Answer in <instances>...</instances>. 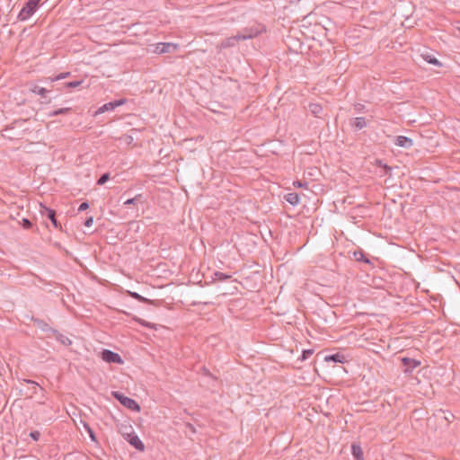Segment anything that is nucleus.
<instances>
[{"label": "nucleus", "instance_id": "1", "mask_svg": "<svg viewBox=\"0 0 460 460\" xmlns=\"http://www.w3.org/2000/svg\"><path fill=\"white\" fill-rule=\"evenodd\" d=\"M119 433L137 450L143 452L145 450V445L135 433L134 429L131 425L119 424L118 425Z\"/></svg>", "mask_w": 460, "mask_h": 460}, {"label": "nucleus", "instance_id": "2", "mask_svg": "<svg viewBox=\"0 0 460 460\" xmlns=\"http://www.w3.org/2000/svg\"><path fill=\"white\" fill-rule=\"evenodd\" d=\"M280 38L279 30L275 26L267 28L265 25L261 24V49L263 47L266 49H270L278 43Z\"/></svg>", "mask_w": 460, "mask_h": 460}, {"label": "nucleus", "instance_id": "3", "mask_svg": "<svg viewBox=\"0 0 460 460\" xmlns=\"http://www.w3.org/2000/svg\"><path fill=\"white\" fill-rule=\"evenodd\" d=\"M259 35V29L251 28V29H244L243 31L238 32L236 35L227 38L222 42V46L224 48L232 47L234 46L235 42L240 40H248L252 39L254 37H257Z\"/></svg>", "mask_w": 460, "mask_h": 460}, {"label": "nucleus", "instance_id": "4", "mask_svg": "<svg viewBox=\"0 0 460 460\" xmlns=\"http://www.w3.org/2000/svg\"><path fill=\"white\" fill-rule=\"evenodd\" d=\"M41 0H28L20 13H18V20L26 21L32 16L40 7Z\"/></svg>", "mask_w": 460, "mask_h": 460}, {"label": "nucleus", "instance_id": "5", "mask_svg": "<svg viewBox=\"0 0 460 460\" xmlns=\"http://www.w3.org/2000/svg\"><path fill=\"white\" fill-rule=\"evenodd\" d=\"M111 395L113 398L119 401L124 407L128 408V410H131L136 412L140 411L141 408L134 399H131L124 395L122 393L119 391L111 392Z\"/></svg>", "mask_w": 460, "mask_h": 460}, {"label": "nucleus", "instance_id": "6", "mask_svg": "<svg viewBox=\"0 0 460 460\" xmlns=\"http://www.w3.org/2000/svg\"><path fill=\"white\" fill-rule=\"evenodd\" d=\"M101 358L103 361H105L107 363H114V364H122L123 363V359L119 354H118L112 350L107 349H102V351L101 352Z\"/></svg>", "mask_w": 460, "mask_h": 460}, {"label": "nucleus", "instance_id": "7", "mask_svg": "<svg viewBox=\"0 0 460 460\" xmlns=\"http://www.w3.org/2000/svg\"><path fill=\"white\" fill-rule=\"evenodd\" d=\"M127 102V99L125 98H121V99H119V100H115L113 102H107V103H104L103 105H102L94 113V115H98V114H102V113H104L106 111H113L115 110L117 107H119L123 104H125Z\"/></svg>", "mask_w": 460, "mask_h": 460}, {"label": "nucleus", "instance_id": "8", "mask_svg": "<svg viewBox=\"0 0 460 460\" xmlns=\"http://www.w3.org/2000/svg\"><path fill=\"white\" fill-rule=\"evenodd\" d=\"M41 215L46 216L56 229H61V224L57 219L56 210L41 205Z\"/></svg>", "mask_w": 460, "mask_h": 460}, {"label": "nucleus", "instance_id": "9", "mask_svg": "<svg viewBox=\"0 0 460 460\" xmlns=\"http://www.w3.org/2000/svg\"><path fill=\"white\" fill-rule=\"evenodd\" d=\"M401 361L404 367L403 373L406 375H411L412 371L420 365V360L407 357L402 358Z\"/></svg>", "mask_w": 460, "mask_h": 460}, {"label": "nucleus", "instance_id": "10", "mask_svg": "<svg viewBox=\"0 0 460 460\" xmlns=\"http://www.w3.org/2000/svg\"><path fill=\"white\" fill-rule=\"evenodd\" d=\"M323 360L325 362L342 363V364L349 361L347 358V356L341 352L325 355L323 358Z\"/></svg>", "mask_w": 460, "mask_h": 460}, {"label": "nucleus", "instance_id": "11", "mask_svg": "<svg viewBox=\"0 0 460 460\" xmlns=\"http://www.w3.org/2000/svg\"><path fill=\"white\" fill-rule=\"evenodd\" d=\"M31 321L33 322V323L40 329L43 332H45L49 337L51 336L52 334V331H54L55 329H53L52 327H50L45 321L40 319V318H34L32 317L31 318Z\"/></svg>", "mask_w": 460, "mask_h": 460}, {"label": "nucleus", "instance_id": "12", "mask_svg": "<svg viewBox=\"0 0 460 460\" xmlns=\"http://www.w3.org/2000/svg\"><path fill=\"white\" fill-rule=\"evenodd\" d=\"M394 144L400 147L411 148L413 146V141L408 137L398 136L395 137Z\"/></svg>", "mask_w": 460, "mask_h": 460}, {"label": "nucleus", "instance_id": "13", "mask_svg": "<svg viewBox=\"0 0 460 460\" xmlns=\"http://www.w3.org/2000/svg\"><path fill=\"white\" fill-rule=\"evenodd\" d=\"M51 336L55 337V339L59 341L61 344L65 345V346H70L72 341L71 340L65 336L64 334L60 333L58 330H54L52 331V334Z\"/></svg>", "mask_w": 460, "mask_h": 460}, {"label": "nucleus", "instance_id": "14", "mask_svg": "<svg viewBox=\"0 0 460 460\" xmlns=\"http://www.w3.org/2000/svg\"><path fill=\"white\" fill-rule=\"evenodd\" d=\"M353 258L357 261H361L367 264H371V261L367 255L364 252L363 250H356L353 252Z\"/></svg>", "mask_w": 460, "mask_h": 460}, {"label": "nucleus", "instance_id": "15", "mask_svg": "<svg viewBox=\"0 0 460 460\" xmlns=\"http://www.w3.org/2000/svg\"><path fill=\"white\" fill-rule=\"evenodd\" d=\"M349 124L355 130H360L367 126L366 119L363 117L352 119Z\"/></svg>", "mask_w": 460, "mask_h": 460}, {"label": "nucleus", "instance_id": "16", "mask_svg": "<svg viewBox=\"0 0 460 460\" xmlns=\"http://www.w3.org/2000/svg\"><path fill=\"white\" fill-rule=\"evenodd\" d=\"M161 48L163 54L174 53L178 49L179 45L171 42H161Z\"/></svg>", "mask_w": 460, "mask_h": 460}, {"label": "nucleus", "instance_id": "17", "mask_svg": "<svg viewBox=\"0 0 460 460\" xmlns=\"http://www.w3.org/2000/svg\"><path fill=\"white\" fill-rule=\"evenodd\" d=\"M351 454L356 460H363V451L359 444L353 443L351 445Z\"/></svg>", "mask_w": 460, "mask_h": 460}, {"label": "nucleus", "instance_id": "18", "mask_svg": "<svg viewBox=\"0 0 460 460\" xmlns=\"http://www.w3.org/2000/svg\"><path fill=\"white\" fill-rule=\"evenodd\" d=\"M284 199L291 204L292 206H296L299 203V195L296 192H290L284 196Z\"/></svg>", "mask_w": 460, "mask_h": 460}, {"label": "nucleus", "instance_id": "19", "mask_svg": "<svg viewBox=\"0 0 460 460\" xmlns=\"http://www.w3.org/2000/svg\"><path fill=\"white\" fill-rule=\"evenodd\" d=\"M309 111L314 116L320 118L323 113V106L320 103H310Z\"/></svg>", "mask_w": 460, "mask_h": 460}, {"label": "nucleus", "instance_id": "20", "mask_svg": "<svg viewBox=\"0 0 460 460\" xmlns=\"http://www.w3.org/2000/svg\"><path fill=\"white\" fill-rule=\"evenodd\" d=\"M266 228H267V234H268V235H265V234L262 233V231L261 230V239H262L263 243H266V245L271 249V243H270V242H272L274 238H273V235H272L271 230H270L268 226H266Z\"/></svg>", "mask_w": 460, "mask_h": 460}, {"label": "nucleus", "instance_id": "21", "mask_svg": "<svg viewBox=\"0 0 460 460\" xmlns=\"http://www.w3.org/2000/svg\"><path fill=\"white\" fill-rule=\"evenodd\" d=\"M71 111H72V108H69V107L57 109V110L50 111L48 114V117L51 118V117H56V116H59V115H66Z\"/></svg>", "mask_w": 460, "mask_h": 460}, {"label": "nucleus", "instance_id": "22", "mask_svg": "<svg viewBox=\"0 0 460 460\" xmlns=\"http://www.w3.org/2000/svg\"><path fill=\"white\" fill-rule=\"evenodd\" d=\"M128 295H129L132 298H134V299H136V300H137V301H139V302H141V303H144V304H152V301H151L150 299H148V298H146V297L142 296L141 295H139V294H138V293H137V292L128 291Z\"/></svg>", "mask_w": 460, "mask_h": 460}, {"label": "nucleus", "instance_id": "23", "mask_svg": "<svg viewBox=\"0 0 460 460\" xmlns=\"http://www.w3.org/2000/svg\"><path fill=\"white\" fill-rule=\"evenodd\" d=\"M31 91L33 93H36V94L40 95L41 98H46L47 97V93H49V91L46 88L40 87L38 85H33V87L31 88Z\"/></svg>", "mask_w": 460, "mask_h": 460}, {"label": "nucleus", "instance_id": "24", "mask_svg": "<svg viewBox=\"0 0 460 460\" xmlns=\"http://www.w3.org/2000/svg\"><path fill=\"white\" fill-rule=\"evenodd\" d=\"M376 164L384 168L385 175H391L393 168L386 164H384L382 160L377 159Z\"/></svg>", "mask_w": 460, "mask_h": 460}, {"label": "nucleus", "instance_id": "25", "mask_svg": "<svg viewBox=\"0 0 460 460\" xmlns=\"http://www.w3.org/2000/svg\"><path fill=\"white\" fill-rule=\"evenodd\" d=\"M214 276H215V279L219 280V281H226L232 278L231 275L223 273L220 271H215Z\"/></svg>", "mask_w": 460, "mask_h": 460}, {"label": "nucleus", "instance_id": "26", "mask_svg": "<svg viewBox=\"0 0 460 460\" xmlns=\"http://www.w3.org/2000/svg\"><path fill=\"white\" fill-rule=\"evenodd\" d=\"M69 75H70V72H65V73H60L59 75H58L54 77L49 76V77L46 78V80L50 81V82H55V81L60 80V79L66 78Z\"/></svg>", "mask_w": 460, "mask_h": 460}, {"label": "nucleus", "instance_id": "27", "mask_svg": "<svg viewBox=\"0 0 460 460\" xmlns=\"http://www.w3.org/2000/svg\"><path fill=\"white\" fill-rule=\"evenodd\" d=\"M82 84H83V80H76V81H72V82L65 83L64 86L66 88H69L70 89V88L78 87Z\"/></svg>", "mask_w": 460, "mask_h": 460}, {"label": "nucleus", "instance_id": "28", "mask_svg": "<svg viewBox=\"0 0 460 460\" xmlns=\"http://www.w3.org/2000/svg\"><path fill=\"white\" fill-rule=\"evenodd\" d=\"M110 180V173L109 172H105L103 174H102L100 176V178L97 180V184L98 185H103L104 183H106L108 181Z\"/></svg>", "mask_w": 460, "mask_h": 460}, {"label": "nucleus", "instance_id": "29", "mask_svg": "<svg viewBox=\"0 0 460 460\" xmlns=\"http://www.w3.org/2000/svg\"><path fill=\"white\" fill-rule=\"evenodd\" d=\"M141 198H142V195L141 194H137L134 198L128 199L124 202V205H126V206L134 205V204H136V202L139 201Z\"/></svg>", "mask_w": 460, "mask_h": 460}, {"label": "nucleus", "instance_id": "30", "mask_svg": "<svg viewBox=\"0 0 460 460\" xmlns=\"http://www.w3.org/2000/svg\"><path fill=\"white\" fill-rule=\"evenodd\" d=\"M314 353V349H304L300 357V360L304 361L309 358Z\"/></svg>", "mask_w": 460, "mask_h": 460}, {"label": "nucleus", "instance_id": "31", "mask_svg": "<svg viewBox=\"0 0 460 460\" xmlns=\"http://www.w3.org/2000/svg\"><path fill=\"white\" fill-rule=\"evenodd\" d=\"M427 64L434 65L436 66H442V63L439 61V59H423Z\"/></svg>", "mask_w": 460, "mask_h": 460}, {"label": "nucleus", "instance_id": "32", "mask_svg": "<svg viewBox=\"0 0 460 460\" xmlns=\"http://www.w3.org/2000/svg\"><path fill=\"white\" fill-rule=\"evenodd\" d=\"M22 225L23 226V228L25 229H30L32 227V223L31 220L27 219V218H23L22 221Z\"/></svg>", "mask_w": 460, "mask_h": 460}, {"label": "nucleus", "instance_id": "33", "mask_svg": "<svg viewBox=\"0 0 460 460\" xmlns=\"http://www.w3.org/2000/svg\"><path fill=\"white\" fill-rule=\"evenodd\" d=\"M29 436L34 440V441H38L40 438V431L38 430H34V431H31L30 432Z\"/></svg>", "mask_w": 460, "mask_h": 460}, {"label": "nucleus", "instance_id": "34", "mask_svg": "<svg viewBox=\"0 0 460 460\" xmlns=\"http://www.w3.org/2000/svg\"><path fill=\"white\" fill-rule=\"evenodd\" d=\"M89 208V203L87 201H84L80 204L78 208V211L82 212Z\"/></svg>", "mask_w": 460, "mask_h": 460}, {"label": "nucleus", "instance_id": "35", "mask_svg": "<svg viewBox=\"0 0 460 460\" xmlns=\"http://www.w3.org/2000/svg\"><path fill=\"white\" fill-rule=\"evenodd\" d=\"M93 224V217H88L84 225L86 226V227H91Z\"/></svg>", "mask_w": 460, "mask_h": 460}, {"label": "nucleus", "instance_id": "36", "mask_svg": "<svg viewBox=\"0 0 460 460\" xmlns=\"http://www.w3.org/2000/svg\"><path fill=\"white\" fill-rule=\"evenodd\" d=\"M185 428L187 429H189L191 434H195L196 433V429H195V427L191 423L186 422L185 423Z\"/></svg>", "mask_w": 460, "mask_h": 460}, {"label": "nucleus", "instance_id": "37", "mask_svg": "<svg viewBox=\"0 0 460 460\" xmlns=\"http://www.w3.org/2000/svg\"><path fill=\"white\" fill-rule=\"evenodd\" d=\"M294 185L298 188H306L307 182H303L301 181H294Z\"/></svg>", "mask_w": 460, "mask_h": 460}, {"label": "nucleus", "instance_id": "38", "mask_svg": "<svg viewBox=\"0 0 460 460\" xmlns=\"http://www.w3.org/2000/svg\"><path fill=\"white\" fill-rule=\"evenodd\" d=\"M153 52H155L156 54H163L162 48H161V42L155 46Z\"/></svg>", "mask_w": 460, "mask_h": 460}, {"label": "nucleus", "instance_id": "39", "mask_svg": "<svg viewBox=\"0 0 460 460\" xmlns=\"http://www.w3.org/2000/svg\"><path fill=\"white\" fill-rule=\"evenodd\" d=\"M85 428L89 431V435H90L91 439L95 441L96 440V437H95L93 431L89 427H87V426H85Z\"/></svg>", "mask_w": 460, "mask_h": 460}, {"label": "nucleus", "instance_id": "40", "mask_svg": "<svg viewBox=\"0 0 460 460\" xmlns=\"http://www.w3.org/2000/svg\"><path fill=\"white\" fill-rule=\"evenodd\" d=\"M363 108H364V105H362V104H358L355 106L356 111L358 112L361 111L363 110Z\"/></svg>", "mask_w": 460, "mask_h": 460}, {"label": "nucleus", "instance_id": "41", "mask_svg": "<svg viewBox=\"0 0 460 460\" xmlns=\"http://www.w3.org/2000/svg\"><path fill=\"white\" fill-rule=\"evenodd\" d=\"M26 383L28 384H31L33 385L34 386H37L39 385L37 382L33 381V380H25Z\"/></svg>", "mask_w": 460, "mask_h": 460}, {"label": "nucleus", "instance_id": "42", "mask_svg": "<svg viewBox=\"0 0 460 460\" xmlns=\"http://www.w3.org/2000/svg\"><path fill=\"white\" fill-rule=\"evenodd\" d=\"M271 208L270 207H267L265 208H263L262 207H261V210H262L264 213H267L269 210H270Z\"/></svg>", "mask_w": 460, "mask_h": 460}, {"label": "nucleus", "instance_id": "43", "mask_svg": "<svg viewBox=\"0 0 460 460\" xmlns=\"http://www.w3.org/2000/svg\"><path fill=\"white\" fill-rule=\"evenodd\" d=\"M421 58H433L432 56L429 55V54H421Z\"/></svg>", "mask_w": 460, "mask_h": 460}, {"label": "nucleus", "instance_id": "44", "mask_svg": "<svg viewBox=\"0 0 460 460\" xmlns=\"http://www.w3.org/2000/svg\"><path fill=\"white\" fill-rule=\"evenodd\" d=\"M270 199V197H268V196H266V195H265V196H263L262 200H263V199Z\"/></svg>", "mask_w": 460, "mask_h": 460}, {"label": "nucleus", "instance_id": "45", "mask_svg": "<svg viewBox=\"0 0 460 460\" xmlns=\"http://www.w3.org/2000/svg\"><path fill=\"white\" fill-rule=\"evenodd\" d=\"M261 304H264V298H261Z\"/></svg>", "mask_w": 460, "mask_h": 460}, {"label": "nucleus", "instance_id": "46", "mask_svg": "<svg viewBox=\"0 0 460 460\" xmlns=\"http://www.w3.org/2000/svg\"><path fill=\"white\" fill-rule=\"evenodd\" d=\"M270 54L267 50L263 53V55H268Z\"/></svg>", "mask_w": 460, "mask_h": 460}, {"label": "nucleus", "instance_id": "47", "mask_svg": "<svg viewBox=\"0 0 460 460\" xmlns=\"http://www.w3.org/2000/svg\"><path fill=\"white\" fill-rule=\"evenodd\" d=\"M458 29H459V31H460V27H459Z\"/></svg>", "mask_w": 460, "mask_h": 460}]
</instances>
